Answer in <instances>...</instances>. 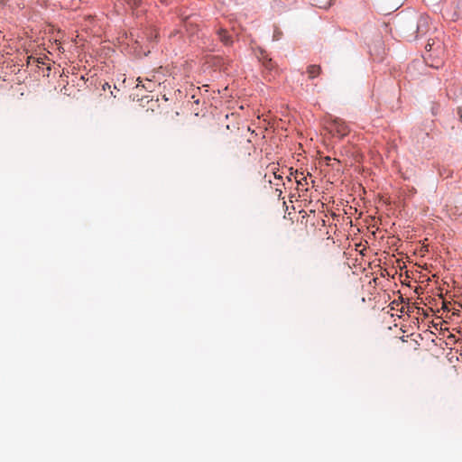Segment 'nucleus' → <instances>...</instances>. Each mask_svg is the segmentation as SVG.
<instances>
[{
    "mask_svg": "<svg viewBox=\"0 0 462 462\" xmlns=\"http://www.w3.org/2000/svg\"><path fill=\"white\" fill-rule=\"evenodd\" d=\"M327 129L333 135L339 138L346 136L349 133V127L346 123L340 118H329L327 121Z\"/></svg>",
    "mask_w": 462,
    "mask_h": 462,
    "instance_id": "nucleus-1",
    "label": "nucleus"
},
{
    "mask_svg": "<svg viewBox=\"0 0 462 462\" xmlns=\"http://www.w3.org/2000/svg\"><path fill=\"white\" fill-rule=\"evenodd\" d=\"M430 26L431 22L430 17L425 14L420 15L416 23L415 38L427 34L430 30Z\"/></svg>",
    "mask_w": 462,
    "mask_h": 462,
    "instance_id": "nucleus-2",
    "label": "nucleus"
},
{
    "mask_svg": "<svg viewBox=\"0 0 462 462\" xmlns=\"http://www.w3.org/2000/svg\"><path fill=\"white\" fill-rule=\"evenodd\" d=\"M238 143L241 146V148L237 146V151L234 152V155L236 157H245L250 155L249 149L251 147V142L247 139H242L239 141Z\"/></svg>",
    "mask_w": 462,
    "mask_h": 462,
    "instance_id": "nucleus-3",
    "label": "nucleus"
},
{
    "mask_svg": "<svg viewBox=\"0 0 462 462\" xmlns=\"http://www.w3.org/2000/svg\"><path fill=\"white\" fill-rule=\"evenodd\" d=\"M217 35H218V37H219L220 42H221L223 44H225V45H226V46H229V45H231V44H232V42H233L232 37H231V35L226 32V30L222 29V28H221V29H219V30L217 31Z\"/></svg>",
    "mask_w": 462,
    "mask_h": 462,
    "instance_id": "nucleus-4",
    "label": "nucleus"
},
{
    "mask_svg": "<svg viewBox=\"0 0 462 462\" xmlns=\"http://www.w3.org/2000/svg\"><path fill=\"white\" fill-rule=\"evenodd\" d=\"M307 73L309 75V79H313L321 73V68L319 65H310L307 68Z\"/></svg>",
    "mask_w": 462,
    "mask_h": 462,
    "instance_id": "nucleus-5",
    "label": "nucleus"
},
{
    "mask_svg": "<svg viewBox=\"0 0 462 462\" xmlns=\"http://www.w3.org/2000/svg\"><path fill=\"white\" fill-rule=\"evenodd\" d=\"M260 60L262 61L263 65L267 69H270L272 70L274 67V63L273 61L272 60L271 58H268L267 55L263 54V52H262V57L259 58Z\"/></svg>",
    "mask_w": 462,
    "mask_h": 462,
    "instance_id": "nucleus-6",
    "label": "nucleus"
},
{
    "mask_svg": "<svg viewBox=\"0 0 462 462\" xmlns=\"http://www.w3.org/2000/svg\"><path fill=\"white\" fill-rule=\"evenodd\" d=\"M311 4L319 8H328L331 5L332 0H310Z\"/></svg>",
    "mask_w": 462,
    "mask_h": 462,
    "instance_id": "nucleus-7",
    "label": "nucleus"
},
{
    "mask_svg": "<svg viewBox=\"0 0 462 462\" xmlns=\"http://www.w3.org/2000/svg\"><path fill=\"white\" fill-rule=\"evenodd\" d=\"M295 179H296V182H297L298 186H300V185L303 186V185L308 184L307 177H305L302 172L299 173L298 171H296Z\"/></svg>",
    "mask_w": 462,
    "mask_h": 462,
    "instance_id": "nucleus-8",
    "label": "nucleus"
},
{
    "mask_svg": "<svg viewBox=\"0 0 462 462\" xmlns=\"http://www.w3.org/2000/svg\"><path fill=\"white\" fill-rule=\"evenodd\" d=\"M454 4L456 5V7L457 9V16L461 15L462 14V0H455Z\"/></svg>",
    "mask_w": 462,
    "mask_h": 462,
    "instance_id": "nucleus-9",
    "label": "nucleus"
},
{
    "mask_svg": "<svg viewBox=\"0 0 462 462\" xmlns=\"http://www.w3.org/2000/svg\"><path fill=\"white\" fill-rule=\"evenodd\" d=\"M152 82L149 79H146V84H143V87L144 88L149 89V88H152Z\"/></svg>",
    "mask_w": 462,
    "mask_h": 462,
    "instance_id": "nucleus-10",
    "label": "nucleus"
},
{
    "mask_svg": "<svg viewBox=\"0 0 462 462\" xmlns=\"http://www.w3.org/2000/svg\"><path fill=\"white\" fill-rule=\"evenodd\" d=\"M434 43H435L434 42L432 43H430V42L429 41L425 46L426 51H430L432 50V46L434 45Z\"/></svg>",
    "mask_w": 462,
    "mask_h": 462,
    "instance_id": "nucleus-11",
    "label": "nucleus"
},
{
    "mask_svg": "<svg viewBox=\"0 0 462 462\" xmlns=\"http://www.w3.org/2000/svg\"><path fill=\"white\" fill-rule=\"evenodd\" d=\"M458 114L460 115V118L462 120V109L461 108H458Z\"/></svg>",
    "mask_w": 462,
    "mask_h": 462,
    "instance_id": "nucleus-12",
    "label": "nucleus"
},
{
    "mask_svg": "<svg viewBox=\"0 0 462 462\" xmlns=\"http://www.w3.org/2000/svg\"><path fill=\"white\" fill-rule=\"evenodd\" d=\"M141 83H142V80H141V79H140V78H139V79H138L137 88H138V87H140Z\"/></svg>",
    "mask_w": 462,
    "mask_h": 462,
    "instance_id": "nucleus-13",
    "label": "nucleus"
},
{
    "mask_svg": "<svg viewBox=\"0 0 462 462\" xmlns=\"http://www.w3.org/2000/svg\"><path fill=\"white\" fill-rule=\"evenodd\" d=\"M430 66L435 67V68H439V64H437V65H433V64H431Z\"/></svg>",
    "mask_w": 462,
    "mask_h": 462,
    "instance_id": "nucleus-14",
    "label": "nucleus"
}]
</instances>
